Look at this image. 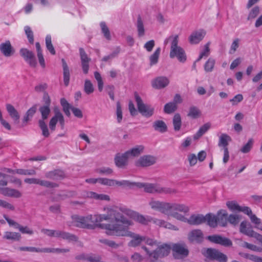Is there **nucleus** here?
I'll use <instances>...</instances> for the list:
<instances>
[{"label":"nucleus","mask_w":262,"mask_h":262,"mask_svg":"<svg viewBox=\"0 0 262 262\" xmlns=\"http://www.w3.org/2000/svg\"><path fill=\"white\" fill-rule=\"evenodd\" d=\"M120 208H109L106 214L93 215L95 226L105 229V233L107 235L106 225H130V220L124 216Z\"/></svg>","instance_id":"f257e3e1"},{"label":"nucleus","mask_w":262,"mask_h":262,"mask_svg":"<svg viewBox=\"0 0 262 262\" xmlns=\"http://www.w3.org/2000/svg\"><path fill=\"white\" fill-rule=\"evenodd\" d=\"M130 225L116 224L114 225H106L107 235L117 236H127L132 238L128 243V246L136 247L140 245L145 239L144 236H141L129 230V227L133 225V222L130 220Z\"/></svg>","instance_id":"f03ea898"},{"label":"nucleus","mask_w":262,"mask_h":262,"mask_svg":"<svg viewBox=\"0 0 262 262\" xmlns=\"http://www.w3.org/2000/svg\"><path fill=\"white\" fill-rule=\"evenodd\" d=\"M179 36L178 35H170L166 38L164 41L165 45L170 43L169 57L171 58L177 57L180 62H184L186 60V55L184 50L178 46Z\"/></svg>","instance_id":"7ed1b4c3"},{"label":"nucleus","mask_w":262,"mask_h":262,"mask_svg":"<svg viewBox=\"0 0 262 262\" xmlns=\"http://www.w3.org/2000/svg\"><path fill=\"white\" fill-rule=\"evenodd\" d=\"M136 187L143 188L145 192L147 193H173L176 191L170 188H164L158 184L137 182Z\"/></svg>","instance_id":"20e7f679"},{"label":"nucleus","mask_w":262,"mask_h":262,"mask_svg":"<svg viewBox=\"0 0 262 262\" xmlns=\"http://www.w3.org/2000/svg\"><path fill=\"white\" fill-rule=\"evenodd\" d=\"M93 215L86 216L74 215L72 216L74 226L82 228L93 229L96 228Z\"/></svg>","instance_id":"39448f33"},{"label":"nucleus","mask_w":262,"mask_h":262,"mask_svg":"<svg viewBox=\"0 0 262 262\" xmlns=\"http://www.w3.org/2000/svg\"><path fill=\"white\" fill-rule=\"evenodd\" d=\"M138 111L147 118L151 117L154 112V108L151 105L144 103L141 98L137 92L134 93Z\"/></svg>","instance_id":"423d86ee"},{"label":"nucleus","mask_w":262,"mask_h":262,"mask_svg":"<svg viewBox=\"0 0 262 262\" xmlns=\"http://www.w3.org/2000/svg\"><path fill=\"white\" fill-rule=\"evenodd\" d=\"M202 254L205 257L211 260H216L219 262H227L228 260L227 256L225 254L216 249H205L202 251Z\"/></svg>","instance_id":"0eeeda50"},{"label":"nucleus","mask_w":262,"mask_h":262,"mask_svg":"<svg viewBox=\"0 0 262 262\" xmlns=\"http://www.w3.org/2000/svg\"><path fill=\"white\" fill-rule=\"evenodd\" d=\"M120 210L122 212V214H126L133 218L135 221L141 224L146 225L149 222L151 221L150 219L148 217H145L144 216L127 208H120Z\"/></svg>","instance_id":"6e6552de"},{"label":"nucleus","mask_w":262,"mask_h":262,"mask_svg":"<svg viewBox=\"0 0 262 262\" xmlns=\"http://www.w3.org/2000/svg\"><path fill=\"white\" fill-rule=\"evenodd\" d=\"M173 256L176 259H180L186 257L189 251L184 244H174L171 248Z\"/></svg>","instance_id":"1a4fd4ad"},{"label":"nucleus","mask_w":262,"mask_h":262,"mask_svg":"<svg viewBox=\"0 0 262 262\" xmlns=\"http://www.w3.org/2000/svg\"><path fill=\"white\" fill-rule=\"evenodd\" d=\"M171 248L167 244H163L158 247V248L152 251V258L155 260L159 258L167 256L170 253Z\"/></svg>","instance_id":"9d476101"},{"label":"nucleus","mask_w":262,"mask_h":262,"mask_svg":"<svg viewBox=\"0 0 262 262\" xmlns=\"http://www.w3.org/2000/svg\"><path fill=\"white\" fill-rule=\"evenodd\" d=\"M207 239L213 243L224 247H230L232 245V242L229 238L217 234L208 236Z\"/></svg>","instance_id":"9b49d317"},{"label":"nucleus","mask_w":262,"mask_h":262,"mask_svg":"<svg viewBox=\"0 0 262 262\" xmlns=\"http://www.w3.org/2000/svg\"><path fill=\"white\" fill-rule=\"evenodd\" d=\"M156 162V158L151 155H144L141 157L135 162L137 167H148L154 164Z\"/></svg>","instance_id":"f8f14e48"},{"label":"nucleus","mask_w":262,"mask_h":262,"mask_svg":"<svg viewBox=\"0 0 262 262\" xmlns=\"http://www.w3.org/2000/svg\"><path fill=\"white\" fill-rule=\"evenodd\" d=\"M20 54L28 62L31 67H35L36 65V61L35 55L33 52L26 48H22L20 50Z\"/></svg>","instance_id":"ddd939ff"},{"label":"nucleus","mask_w":262,"mask_h":262,"mask_svg":"<svg viewBox=\"0 0 262 262\" xmlns=\"http://www.w3.org/2000/svg\"><path fill=\"white\" fill-rule=\"evenodd\" d=\"M54 237L60 239L67 240L69 242H77L78 239V237L75 235L59 230H55Z\"/></svg>","instance_id":"4468645a"},{"label":"nucleus","mask_w":262,"mask_h":262,"mask_svg":"<svg viewBox=\"0 0 262 262\" xmlns=\"http://www.w3.org/2000/svg\"><path fill=\"white\" fill-rule=\"evenodd\" d=\"M79 53L83 72L84 74H87L89 70V62L91 61V58L88 57L84 49L82 48L79 49Z\"/></svg>","instance_id":"2eb2a0df"},{"label":"nucleus","mask_w":262,"mask_h":262,"mask_svg":"<svg viewBox=\"0 0 262 262\" xmlns=\"http://www.w3.org/2000/svg\"><path fill=\"white\" fill-rule=\"evenodd\" d=\"M169 83V79L165 76H160L154 79L151 82L152 86L156 89L165 88Z\"/></svg>","instance_id":"dca6fc26"},{"label":"nucleus","mask_w":262,"mask_h":262,"mask_svg":"<svg viewBox=\"0 0 262 262\" xmlns=\"http://www.w3.org/2000/svg\"><path fill=\"white\" fill-rule=\"evenodd\" d=\"M129 157L127 155H125V152L123 154L118 153L115 156L114 161L116 166L120 168H124L128 163Z\"/></svg>","instance_id":"f3484780"},{"label":"nucleus","mask_w":262,"mask_h":262,"mask_svg":"<svg viewBox=\"0 0 262 262\" xmlns=\"http://www.w3.org/2000/svg\"><path fill=\"white\" fill-rule=\"evenodd\" d=\"M0 51L6 57H10L14 53V50L9 40H7L0 45Z\"/></svg>","instance_id":"a211bd4d"},{"label":"nucleus","mask_w":262,"mask_h":262,"mask_svg":"<svg viewBox=\"0 0 262 262\" xmlns=\"http://www.w3.org/2000/svg\"><path fill=\"white\" fill-rule=\"evenodd\" d=\"M6 110L11 118L14 124H18L19 122L20 115L15 107L11 104L6 105Z\"/></svg>","instance_id":"6ab92c4d"},{"label":"nucleus","mask_w":262,"mask_h":262,"mask_svg":"<svg viewBox=\"0 0 262 262\" xmlns=\"http://www.w3.org/2000/svg\"><path fill=\"white\" fill-rule=\"evenodd\" d=\"M59 121L62 129L64 126V119L62 114H58V116H53L50 120L49 122V127L51 130H55L56 124Z\"/></svg>","instance_id":"aec40b11"},{"label":"nucleus","mask_w":262,"mask_h":262,"mask_svg":"<svg viewBox=\"0 0 262 262\" xmlns=\"http://www.w3.org/2000/svg\"><path fill=\"white\" fill-rule=\"evenodd\" d=\"M0 193L5 196L15 198H19L22 195L21 193L18 190L8 187L1 189Z\"/></svg>","instance_id":"412c9836"},{"label":"nucleus","mask_w":262,"mask_h":262,"mask_svg":"<svg viewBox=\"0 0 262 262\" xmlns=\"http://www.w3.org/2000/svg\"><path fill=\"white\" fill-rule=\"evenodd\" d=\"M205 34V31L202 30L193 32L189 37L190 43L191 44L198 43L203 39Z\"/></svg>","instance_id":"4be33fe9"},{"label":"nucleus","mask_w":262,"mask_h":262,"mask_svg":"<svg viewBox=\"0 0 262 262\" xmlns=\"http://www.w3.org/2000/svg\"><path fill=\"white\" fill-rule=\"evenodd\" d=\"M45 177L47 178L53 180H59L63 179L65 176L64 172L62 170L60 169H55L54 170L46 172Z\"/></svg>","instance_id":"5701e85b"},{"label":"nucleus","mask_w":262,"mask_h":262,"mask_svg":"<svg viewBox=\"0 0 262 262\" xmlns=\"http://www.w3.org/2000/svg\"><path fill=\"white\" fill-rule=\"evenodd\" d=\"M216 216L218 224L222 227L226 226L228 217L227 211L225 210L218 211Z\"/></svg>","instance_id":"b1692460"},{"label":"nucleus","mask_w":262,"mask_h":262,"mask_svg":"<svg viewBox=\"0 0 262 262\" xmlns=\"http://www.w3.org/2000/svg\"><path fill=\"white\" fill-rule=\"evenodd\" d=\"M240 232L248 236L256 238L259 233L255 232L251 228H247L246 223L243 222L240 225Z\"/></svg>","instance_id":"393cba45"},{"label":"nucleus","mask_w":262,"mask_h":262,"mask_svg":"<svg viewBox=\"0 0 262 262\" xmlns=\"http://www.w3.org/2000/svg\"><path fill=\"white\" fill-rule=\"evenodd\" d=\"M188 238L191 242L200 243L203 241V234L201 230H193L189 232Z\"/></svg>","instance_id":"a878e982"},{"label":"nucleus","mask_w":262,"mask_h":262,"mask_svg":"<svg viewBox=\"0 0 262 262\" xmlns=\"http://www.w3.org/2000/svg\"><path fill=\"white\" fill-rule=\"evenodd\" d=\"M187 223L190 225H198L205 223V216L202 214H193L188 219Z\"/></svg>","instance_id":"bb28decb"},{"label":"nucleus","mask_w":262,"mask_h":262,"mask_svg":"<svg viewBox=\"0 0 262 262\" xmlns=\"http://www.w3.org/2000/svg\"><path fill=\"white\" fill-rule=\"evenodd\" d=\"M144 149V146L142 145H137L132 149L126 151L125 152V155H127L129 158L130 157H138L143 152Z\"/></svg>","instance_id":"cd10ccee"},{"label":"nucleus","mask_w":262,"mask_h":262,"mask_svg":"<svg viewBox=\"0 0 262 262\" xmlns=\"http://www.w3.org/2000/svg\"><path fill=\"white\" fill-rule=\"evenodd\" d=\"M232 140L231 138L226 134H222L219 137L218 146L223 148H228L229 142Z\"/></svg>","instance_id":"c85d7f7f"},{"label":"nucleus","mask_w":262,"mask_h":262,"mask_svg":"<svg viewBox=\"0 0 262 262\" xmlns=\"http://www.w3.org/2000/svg\"><path fill=\"white\" fill-rule=\"evenodd\" d=\"M205 222L207 225L212 228H215L217 226V220L216 215L212 213H208L205 216Z\"/></svg>","instance_id":"c756f323"},{"label":"nucleus","mask_w":262,"mask_h":262,"mask_svg":"<svg viewBox=\"0 0 262 262\" xmlns=\"http://www.w3.org/2000/svg\"><path fill=\"white\" fill-rule=\"evenodd\" d=\"M189 211V208L184 204L177 203L171 204V212H178L179 211L186 213Z\"/></svg>","instance_id":"7c9ffc66"},{"label":"nucleus","mask_w":262,"mask_h":262,"mask_svg":"<svg viewBox=\"0 0 262 262\" xmlns=\"http://www.w3.org/2000/svg\"><path fill=\"white\" fill-rule=\"evenodd\" d=\"M155 130L163 133L167 130V126L166 123L162 120L155 121L152 125Z\"/></svg>","instance_id":"2f4dec72"},{"label":"nucleus","mask_w":262,"mask_h":262,"mask_svg":"<svg viewBox=\"0 0 262 262\" xmlns=\"http://www.w3.org/2000/svg\"><path fill=\"white\" fill-rule=\"evenodd\" d=\"M62 63L63 70V82L64 85L67 86L69 84L70 81V71L69 67L64 60V59H62Z\"/></svg>","instance_id":"473e14b6"},{"label":"nucleus","mask_w":262,"mask_h":262,"mask_svg":"<svg viewBox=\"0 0 262 262\" xmlns=\"http://www.w3.org/2000/svg\"><path fill=\"white\" fill-rule=\"evenodd\" d=\"M136 26L138 36L139 37L143 36L145 35V29L141 17L140 15L138 16Z\"/></svg>","instance_id":"72a5a7b5"},{"label":"nucleus","mask_w":262,"mask_h":262,"mask_svg":"<svg viewBox=\"0 0 262 262\" xmlns=\"http://www.w3.org/2000/svg\"><path fill=\"white\" fill-rule=\"evenodd\" d=\"M161 52V48L158 47L156 49L153 54L149 56L150 65L151 66L157 64Z\"/></svg>","instance_id":"f704fd0d"},{"label":"nucleus","mask_w":262,"mask_h":262,"mask_svg":"<svg viewBox=\"0 0 262 262\" xmlns=\"http://www.w3.org/2000/svg\"><path fill=\"white\" fill-rule=\"evenodd\" d=\"M159 211L169 216L171 213V204L162 202Z\"/></svg>","instance_id":"c9c22d12"},{"label":"nucleus","mask_w":262,"mask_h":262,"mask_svg":"<svg viewBox=\"0 0 262 262\" xmlns=\"http://www.w3.org/2000/svg\"><path fill=\"white\" fill-rule=\"evenodd\" d=\"M20 234L16 232H5L3 236V238L12 241H19L20 238Z\"/></svg>","instance_id":"e433bc0d"},{"label":"nucleus","mask_w":262,"mask_h":262,"mask_svg":"<svg viewBox=\"0 0 262 262\" xmlns=\"http://www.w3.org/2000/svg\"><path fill=\"white\" fill-rule=\"evenodd\" d=\"M88 196L91 198H93L96 200H110L108 195L103 194H98L96 192L90 191L88 193Z\"/></svg>","instance_id":"4c0bfd02"},{"label":"nucleus","mask_w":262,"mask_h":262,"mask_svg":"<svg viewBox=\"0 0 262 262\" xmlns=\"http://www.w3.org/2000/svg\"><path fill=\"white\" fill-rule=\"evenodd\" d=\"M69 248H44V253H64L70 252Z\"/></svg>","instance_id":"58836bf2"},{"label":"nucleus","mask_w":262,"mask_h":262,"mask_svg":"<svg viewBox=\"0 0 262 262\" xmlns=\"http://www.w3.org/2000/svg\"><path fill=\"white\" fill-rule=\"evenodd\" d=\"M172 123L174 130H180L182 125V121L181 116L179 114H176L174 115L173 117Z\"/></svg>","instance_id":"ea45409f"},{"label":"nucleus","mask_w":262,"mask_h":262,"mask_svg":"<svg viewBox=\"0 0 262 262\" xmlns=\"http://www.w3.org/2000/svg\"><path fill=\"white\" fill-rule=\"evenodd\" d=\"M39 111L41 115V120L44 121L48 118L51 113L50 106H41L39 108Z\"/></svg>","instance_id":"a19ab883"},{"label":"nucleus","mask_w":262,"mask_h":262,"mask_svg":"<svg viewBox=\"0 0 262 262\" xmlns=\"http://www.w3.org/2000/svg\"><path fill=\"white\" fill-rule=\"evenodd\" d=\"M60 104L63 107V111L65 114L68 117L70 116L71 113L70 110H71V108L73 107L70 105V104L64 98L61 99Z\"/></svg>","instance_id":"79ce46f5"},{"label":"nucleus","mask_w":262,"mask_h":262,"mask_svg":"<svg viewBox=\"0 0 262 262\" xmlns=\"http://www.w3.org/2000/svg\"><path fill=\"white\" fill-rule=\"evenodd\" d=\"M177 109V105L174 102H170L166 103L164 107V112L166 114H171Z\"/></svg>","instance_id":"37998d69"},{"label":"nucleus","mask_w":262,"mask_h":262,"mask_svg":"<svg viewBox=\"0 0 262 262\" xmlns=\"http://www.w3.org/2000/svg\"><path fill=\"white\" fill-rule=\"evenodd\" d=\"M102 33L103 34L104 36L107 40L111 39V36L108 28L107 27L105 22H101L100 24Z\"/></svg>","instance_id":"c03bdc74"},{"label":"nucleus","mask_w":262,"mask_h":262,"mask_svg":"<svg viewBox=\"0 0 262 262\" xmlns=\"http://www.w3.org/2000/svg\"><path fill=\"white\" fill-rule=\"evenodd\" d=\"M19 250L21 251H28L31 252L44 253V248H39L34 247H20Z\"/></svg>","instance_id":"a18cd8bd"},{"label":"nucleus","mask_w":262,"mask_h":262,"mask_svg":"<svg viewBox=\"0 0 262 262\" xmlns=\"http://www.w3.org/2000/svg\"><path fill=\"white\" fill-rule=\"evenodd\" d=\"M215 61L212 58H209L204 65V70L206 72H211L213 71Z\"/></svg>","instance_id":"49530a36"},{"label":"nucleus","mask_w":262,"mask_h":262,"mask_svg":"<svg viewBox=\"0 0 262 262\" xmlns=\"http://www.w3.org/2000/svg\"><path fill=\"white\" fill-rule=\"evenodd\" d=\"M187 115L193 119H195L200 116L201 112L196 106H191Z\"/></svg>","instance_id":"de8ad7c7"},{"label":"nucleus","mask_w":262,"mask_h":262,"mask_svg":"<svg viewBox=\"0 0 262 262\" xmlns=\"http://www.w3.org/2000/svg\"><path fill=\"white\" fill-rule=\"evenodd\" d=\"M84 91L88 95L93 93L94 91L93 84L91 81L88 79H86L84 81Z\"/></svg>","instance_id":"09e8293b"},{"label":"nucleus","mask_w":262,"mask_h":262,"mask_svg":"<svg viewBox=\"0 0 262 262\" xmlns=\"http://www.w3.org/2000/svg\"><path fill=\"white\" fill-rule=\"evenodd\" d=\"M46 46L51 54L55 55L56 54V51L52 43L51 37L49 35H48L46 37Z\"/></svg>","instance_id":"8fccbe9b"},{"label":"nucleus","mask_w":262,"mask_h":262,"mask_svg":"<svg viewBox=\"0 0 262 262\" xmlns=\"http://www.w3.org/2000/svg\"><path fill=\"white\" fill-rule=\"evenodd\" d=\"M210 125L209 123H206L202 126L196 134L194 135V138L198 139L201 137L203 134H204L210 128Z\"/></svg>","instance_id":"3c124183"},{"label":"nucleus","mask_w":262,"mask_h":262,"mask_svg":"<svg viewBox=\"0 0 262 262\" xmlns=\"http://www.w3.org/2000/svg\"><path fill=\"white\" fill-rule=\"evenodd\" d=\"M150 220H152V219H151ZM152 221L154 224L160 227H164L168 229H172L173 228V227H174V226L171 224L168 223L162 220L154 219L152 220Z\"/></svg>","instance_id":"603ef678"},{"label":"nucleus","mask_w":262,"mask_h":262,"mask_svg":"<svg viewBox=\"0 0 262 262\" xmlns=\"http://www.w3.org/2000/svg\"><path fill=\"white\" fill-rule=\"evenodd\" d=\"M137 183L136 182H131L127 180H122L121 181L115 180V185L129 188H132L134 186H136Z\"/></svg>","instance_id":"864d4df0"},{"label":"nucleus","mask_w":262,"mask_h":262,"mask_svg":"<svg viewBox=\"0 0 262 262\" xmlns=\"http://www.w3.org/2000/svg\"><path fill=\"white\" fill-rule=\"evenodd\" d=\"M39 126L42 130V134L45 137L49 136V132L47 125L43 120H39L38 121Z\"/></svg>","instance_id":"5fc2aeb1"},{"label":"nucleus","mask_w":262,"mask_h":262,"mask_svg":"<svg viewBox=\"0 0 262 262\" xmlns=\"http://www.w3.org/2000/svg\"><path fill=\"white\" fill-rule=\"evenodd\" d=\"M253 140L251 138L249 139L248 142L243 146V147L240 149V151L243 153L249 152L252 148L253 145Z\"/></svg>","instance_id":"6e6d98bb"},{"label":"nucleus","mask_w":262,"mask_h":262,"mask_svg":"<svg viewBox=\"0 0 262 262\" xmlns=\"http://www.w3.org/2000/svg\"><path fill=\"white\" fill-rule=\"evenodd\" d=\"M99 183L106 186H113L115 185V180L107 178H99Z\"/></svg>","instance_id":"4d7b16f0"},{"label":"nucleus","mask_w":262,"mask_h":262,"mask_svg":"<svg viewBox=\"0 0 262 262\" xmlns=\"http://www.w3.org/2000/svg\"><path fill=\"white\" fill-rule=\"evenodd\" d=\"M39 185L47 188H54L58 186V185L57 183L42 180H39Z\"/></svg>","instance_id":"13d9d810"},{"label":"nucleus","mask_w":262,"mask_h":262,"mask_svg":"<svg viewBox=\"0 0 262 262\" xmlns=\"http://www.w3.org/2000/svg\"><path fill=\"white\" fill-rule=\"evenodd\" d=\"M259 13V8L258 6H255L253 8L249 13L247 19L251 20L255 18Z\"/></svg>","instance_id":"bf43d9fd"},{"label":"nucleus","mask_w":262,"mask_h":262,"mask_svg":"<svg viewBox=\"0 0 262 262\" xmlns=\"http://www.w3.org/2000/svg\"><path fill=\"white\" fill-rule=\"evenodd\" d=\"M228 208L231 211H239L240 206L235 201H228L226 203Z\"/></svg>","instance_id":"052dcab7"},{"label":"nucleus","mask_w":262,"mask_h":262,"mask_svg":"<svg viewBox=\"0 0 262 262\" xmlns=\"http://www.w3.org/2000/svg\"><path fill=\"white\" fill-rule=\"evenodd\" d=\"M96 171L101 174H104L109 176L113 173V170L112 169L109 167H103L97 169Z\"/></svg>","instance_id":"680f3d73"},{"label":"nucleus","mask_w":262,"mask_h":262,"mask_svg":"<svg viewBox=\"0 0 262 262\" xmlns=\"http://www.w3.org/2000/svg\"><path fill=\"white\" fill-rule=\"evenodd\" d=\"M15 172L21 175H35L36 171L33 169H18L15 170Z\"/></svg>","instance_id":"e2e57ef3"},{"label":"nucleus","mask_w":262,"mask_h":262,"mask_svg":"<svg viewBox=\"0 0 262 262\" xmlns=\"http://www.w3.org/2000/svg\"><path fill=\"white\" fill-rule=\"evenodd\" d=\"M120 49L119 47H117L114 51H113L111 54L105 56L103 57L102 59V61H107L108 60L113 59L115 57H116L120 52Z\"/></svg>","instance_id":"0e129e2a"},{"label":"nucleus","mask_w":262,"mask_h":262,"mask_svg":"<svg viewBox=\"0 0 262 262\" xmlns=\"http://www.w3.org/2000/svg\"><path fill=\"white\" fill-rule=\"evenodd\" d=\"M25 33L27 36L28 40L30 43H33L34 42V35L30 27L29 26H26L25 27Z\"/></svg>","instance_id":"69168bd1"},{"label":"nucleus","mask_w":262,"mask_h":262,"mask_svg":"<svg viewBox=\"0 0 262 262\" xmlns=\"http://www.w3.org/2000/svg\"><path fill=\"white\" fill-rule=\"evenodd\" d=\"M228 222L231 224L235 226L237 225L239 222V217L236 214H230L228 217Z\"/></svg>","instance_id":"338daca9"},{"label":"nucleus","mask_w":262,"mask_h":262,"mask_svg":"<svg viewBox=\"0 0 262 262\" xmlns=\"http://www.w3.org/2000/svg\"><path fill=\"white\" fill-rule=\"evenodd\" d=\"M99 242L102 244L108 246L110 247L117 248L119 247V245L113 241H110L106 239H101L99 240Z\"/></svg>","instance_id":"774afa93"}]
</instances>
